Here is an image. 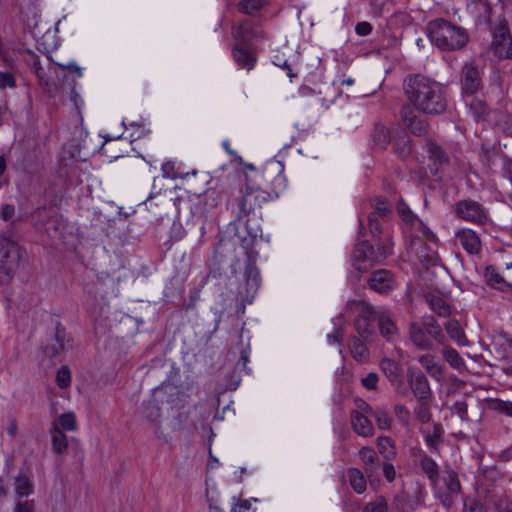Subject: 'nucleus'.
<instances>
[{
	"label": "nucleus",
	"mask_w": 512,
	"mask_h": 512,
	"mask_svg": "<svg viewBox=\"0 0 512 512\" xmlns=\"http://www.w3.org/2000/svg\"><path fill=\"white\" fill-rule=\"evenodd\" d=\"M286 186L284 164L276 159L268 160L261 172L247 177L245 189L237 201L236 218L241 220L262 204L277 198Z\"/></svg>",
	"instance_id": "f257e3e1"
},
{
	"label": "nucleus",
	"mask_w": 512,
	"mask_h": 512,
	"mask_svg": "<svg viewBox=\"0 0 512 512\" xmlns=\"http://www.w3.org/2000/svg\"><path fill=\"white\" fill-rule=\"evenodd\" d=\"M410 101L403 105L401 116L406 127L417 136L427 132V123L419 118L415 111L428 115L443 113L447 108L445 98H409Z\"/></svg>",
	"instance_id": "f03ea898"
},
{
	"label": "nucleus",
	"mask_w": 512,
	"mask_h": 512,
	"mask_svg": "<svg viewBox=\"0 0 512 512\" xmlns=\"http://www.w3.org/2000/svg\"><path fill=\"white\" fill-rule=\"evenodd\" d=\"M429 40L442 51L462 49L469 41L465 29L451 22L438 18L427 24Z\"/></svg>",
	"instance_id": "7ed1b4c3"
},
{
	"label": "nucleus",
	"mask_w": 512,
	"mask_h": 512,
	"mask_svg": "<svg viewBox=\"0 0 512 512\" xmlns=\"http://www.w3.org/2000/svg\"><path fill=\"white\" fill-rule=\"evenodd\" d=\"M23 247L16 241L12 232L0 235V280L8 281L19 267L24 253Z\"/></svg>",
	"instance_id": "20e7f679"
},
{
	"label": "nucleus",
	"mask_w": 512,
	"mask_h": 512,
	"mask_svg": "<svg viewBox=\"0 0 512 512\" xmlns=\"http://www.w3.org/2000/svg\"><path fill=\"white\" fill-rule=\"evenodd\" d=\"M394 243L387 234L384 242H379L376 246L369 244L367 241L359 243L354 252L353 260L356 269L366 270L375 263H380L393 253Z\"/></svg>",
	"instance_id": "39448f33"
},
{
	"label": "nucleus",
	"mask_w": 512,
	"mask_h": 512,
	"mask_svg": "<svg viewBox=\"0 0 512 512\" xmlns=\"http://www.w3.org/2000/svg\"><path fill=\"white\" fill-rule=\"evenodd\" d=\"M346 309L357 313L354 320V328L360 337L368 339L374 335V322L377 320V310L365 301L352 300L346 305Z\"/></svg>",
	"instance_id": "423d86ee"
},
{
	"label": "nucleus",
	"mask_w": 512,
	"mask_h": 512,
	"mask_svg": "<svg viewBox=\"0 0 512 512\" xmlns=\"http://www.w3.org/2000/svg\"><path fill=\"white\" fill-rule=\"evenodd\" d=\"M406 96H436L446 93L443 84L423 74H410L403 82Z\"/></svg>",
	"instance_id": "0eeeda50"
},
{
	"label": "nucleus",
	"mask_w": 512,
	"mask_h": 512,
	"mask_svg": "<svg viewBox=\"0 0 512 512\" xmlns=\"http://www.w3.org/2000/svg\"><path fill=\"white\" fill-rule=\"evenodd\" d=\"M249 234L251 236V240L249 242L244 240L242 248L244 249L246 256V266L244 272V278L246 282V297H253L260 286L261 278L259 270L256 266L258 252L251 248L253 239L257 236V231H249Z\"/></svg>",
	"instance_id": "6e6552de"
},
{
	"label": "nucleus",
	"mask_w": 512,
	"mask_h": 512,
	"mask_svg": "<svg viewBox=\"0 0 512 512\" xmlns=\"http://www.w3.org/2000/svg\"><path fill=\"white\" fill-rule=\"evenodd\" d=\"M442 480L445 485V490H442L437 486L434 488L435 495L440 503L446 509H449L453 506L454 499L461 492L459 475L454 469L447 467L443 473Z\"/></svg>",
	"instance_id": "1a4fd4ad"
},
{
	"label": "nucleus",
	"mask_w": 512,
	"mask_h": 512,
	"mask_svg": "<svg viewBox=\"0 0 512 512\" xmlns=\"http://www.w3.org/2000/svg\"><path fill=\"white\" fill-rule=\"evenodd\" d=\"M491 50L500 60L512 58V34L507 22H500L495 27Z\"/></svg>",
	"instance_id": "9d476101"
},
{
	"label": "nucleus",
	"mask_w": 512,
	"mask_h": 512,
	"mask_svg": "<svg viewBox=\"0 0 512 512\" xmlns=\"http://www.w3.org/2000/svg\"><path fill=\"white\" fill-rule=\"evenodd\" d=\"M453 212L464 221L484 224L488 219L487 210L474 200H460L453 205Z\"/></svg>",
	"instance_id": "9b49d317"
},
{
	"label": "nucleus",
	"mask_w": 512,
	"mask_h": 512,
	"mask_svg": "<svg viewBox=\"0 0 512 512\" xmlns=\"http://www.w3.org/2000/svg\"><path fill=\"white\" fill-rule=\"evenodd\" d=\"M372 211L368 215V225L373 237H379L383 232L382 224L392 216V208L385 199H376L372 203Z\"/></svg>",
	"instance_id": "f8f14e48"
},
{
	"label": "nucleus",
	"mask_w": 512,
	"mask_h": 512,
	"mask_svg": "<svg viewBox=\"0 0 512 512\" xmlns=\"http://www.w3.org/2000/svg\"><path fill=\"white\" fill-rule=\"evenodd\" d=\"M407 381L417 400H431L433 393L427 377L416 367L407 368Z\"/></svg>",
	"instance_id": "ddd939ff"
},
{
	"label": "nucleus",
	"mask_w": 512,
	"mask_h": 512,
	"mask_svg": "<svg viewBox=\"0 0 512 512\" xmlns=\"http://www.w3.org/2000/svg\"><path fill=\"white\" fill-rule=\"evenodd\" d=\"M397 211L402 220L407 224L411 225V235L414 238L424 237L428 240H434L435 235L426 227L422 221H420L414 213L410 210L408 205L404 202H399Z\"/></svg>",
	"instance_id": "4468645a"
},
{
	"label": "nucleus",
	"mask_w": 512,
	"mask_h": 512,
	"mask_svg": "<svg viewBox=\"0 0 512 512\" xmlns=\"http://www.w3.org/2000/svg\"><path fill=\"white\" fill-rule=\"evenodd\" d=\"M13 488L17 499L27 498L34 493L33 473L29 468H22L14 477Z\"/></svg>",
	"instance_id": "2eb2a0df"
},
{
	"label": "nucleus",
	"mask_w": 512,
	"mask_h": 512,
	"mask_svg": "<svg viewBox=\"0 0 512 512\" xmlns=\"http://www.w3.org/2000/svg\"><path fill=\"white\" fill-rule=\"evenodd\" d=\"M461 85L463 93L476 94L481 88V77L477 67L473 64H465L461 71Z\"/></svg>",
	"instance_id": "dca6fc26"
},
{
	"label": "nucleus",
	"mask_w": 512,
	"mask_h": 512,
	"mask_svg": "<svg viewBox=\"0 0 512 512\" xmlns=\"http://www.w3.org/2000/svg\"><path fill=\"white\" fill-rule=\"evenodd\" d=\"M358 457L363 464L364 472L372 486L375 473L380 465L378 453L371 446H363L358 451Z\"/></svg>",
	"instance_id": "f3484780"
},
{
	"label": "nucleus",
	"mask_w": 512,
	"mask_h": 512,
	"mask_svg": "<svg viewBox=\"0 0 512 512\" xmlns=\"http://www.w3.org/2000/svg\"><path fill=\"white\" fill-rule=\"evenodd\" d=\"M456 242L470 255L479 254L482 248L479 235L472 229L463 228L455 233Z\"/></svg>",
	"instance_id": "a211bd4d"
},
{
	"label": "nucleus",
	"mask_w": 512,
	"mask_h": 512,
	"mask_svg": "<svg viewBox=\"0 0 512 512\" xmlns=\"http://www.w3.org/2000/svg\"><path fill=\"white\" fill-rule=\"evenodd\" d=\"M395 282L392 273L380 269L372 273L369 279V287L377 293L387 294L394 289Z\"/></svg>",
	"instance_id": "6ab92c4d"
},
{
	"label": "nucleus",
	"mask_w": 512,
	"mask_h": 512,
	"mask_svg": "<svg viewBox=\"0 0 512 512\" xmlns=\"http://www.w3.org/2000/svg\"><path fill=\"white\" fill-rule=\"evenodd\" d=\"M408 334L410 341L417 349L425 351L434 349V343L428 337L423 321L422 324L412 322L409 326Z\"/></svg>",
	"instance_id": "aec40b11"
},
{
	"label": "nucleus",
	"mask_w": 512,
	"mask_h": 512,
	"mask_svg": "<svg viewBox=\"0 0 512 512\" xmlns=\"http://www.w3.org/2000/svg\"><path fill=\"white\" fill-rule=\"evenodd\" d=\"M377 321L381 335L391 340L398 333V328L393 320L392 313L385 308L377 310Z\"/></svg>",
	"instance_id": "412c9836"
},
{
	"label": "nucleus",
	"mask_w": 512,
	"mask_h": 512,
	"mask_svg": "<svg viewBox=\"0 0 512 512\" xmlns=\"http://www.w3.org/2000/svg\"><path fill=\"white\" fill-rule=\"evenodd\" d=\"M233 58L239 67L251 70L256 63V55L251 48L244 43H237L233 48Z\"/></svg>",
	"instance_id": "4be33fe9"
},
{
	"label": "nucleus",
	"mask_w": 512,
	"mask_h": 512,
	"mask_svg": "<svg viewBox=\"0 0 512 512\" xmlns=\"http://www.w3.org/2000/svg\"><path fill=\"white\" fill-rule=\"evenodd\" d=\"M37 230H42L45 235L51 240H61L63 238V231L65 224L58 216H50L44 224H36Z\"/></svg>",
	"instance_id": "5701e85b"
},
{
	"label": "nucleus",
	"mask_w": 512,
	"mask_h": 512,
	"mask_svg": "<svg viewBox=\"0 0 512 512\" xmlns=\"http://www.w3.org/2000/svg\"><path fill=\"white\" fill-rule=\"evenodd\" d=\"M351 426L353 431L362 437H372L375 433L373 424L368 419V416L359 411L351 413Z\"/></svg>",
	"instance_id": "b1692460"
},
{
	"label": "nucleus",
	"mask_w": 512,
	"mask_h": 512,
	"mask_svg": "<svg viewBox=\"0 0 512 512\" xmlns=\"http://www.w3.org/2000/svg\"><path fill=\"white\" fill-rule=\"evenodd\" d=\"M427 151L429 154V160L432 162V165L430 166L431 173L433 175H437L448 163V156L439 145L432 141L427 143Z\"/></svg>",
	"instance_id": "393cba45"
},
{
	"label": "nucleus",
	"mask_w": 512,
	"mask_h": 512,
	"mask_svg": "<svg viewBox=\"0 0 512 512\" xmlns=\"http://www.w3.org/2000/svg\"><path fill=\"white\" fill-rule=\"evenodd\" d=\"M54 340L55 344L46 348V353L49 357L58 356L70 346V337L67 335L65 328L60 323L55 327Z\"/></svg>",
	"instance_id": "a878e982"
},
{
	"label": "nucleus",
	"mask_w": 512,
	"mask_h": 512,
	"mask_svg": "<svg viewBox=\"0 0 512 512\" xmlns=\"http://www.w3.org/2000/svg\"><path fill=\"white\" fill-rule=\"evenodd\" d=\"M419 466L429 480L431 486L436 488L440 479L439 465L436 461L430 456L423 454L419 457Z\"/></svg>",
	"instance_id": "bb28decb"
},
{
	"label": "nucleus",
	"mask_w": 512,
	"mask_h": 512,
	"mask_svg": "<svg viewBox=\"0 0 512 512\" xmlns=\"http://www.w3.org/2000/svg\"><path fill=\"white\" fill-rule=\"evenodd\" d=\"M418 362L431 378L437 381H441L443 379L444 375L442 367L434 355L423 354L418 358Z\"/></svg>",
	"instance_id": "cd10ccee"
},
{
	"label": "nucleus",
	"mask_w": 512,
	"mask_h": 512,
	"mask_svg": "<svg viewBox=\"0 0 512 512\" xmlns=\"http://www.w3.org/2000/svg\"><path fill=\"white\" fill-rule=\"evenodd\" d=\"M348 482L357 494H363L367 489V475L359 468H349L347 470Z\"/></svg>",
	"instance_id": "c85d7f7f"
},
{
	"label": "nucleus",
	"mask_w": 512,
	"mask_h": 512,
	"mask_svg": "<svg viewBox=\"0 0 512 512\" xmlns=\"http://www.w3.org/2000/svg\"><path fill=\"white\" fill-rule=\"evenodd\" d=\"M425 329L428 337L437 344L444 346L446 343V336L442 330V327L432 316L423 317Z\"/></svg>",
	"instance_id": "c756f323"
},
{
	"label": "nucleus",
	"mask_w": 512,
	"mask_h": 512,
	"mask_svg": "<svg viewBox=\"0 0 512 512\" xmlns=\"http://www.w3.org/2000/svg\"><path fill=\"white\" fill-rule=\"evenodd\" d=\"M52 451L55 454H63L68 447V440L65 433L60 429L56 422L52 423L50 428Z\"/></svg>",
	"instance_id": "7c9ffc66"
},
{
	"label": "nucleus",
	"mask_w": 512,
	"mask_h": 512,
	"mask_svg": "<svg viewBox=\"0 0 512 512\" xmlns=\"http://www.w3.org/2000/svg\"><path fill=\"white\" fill-rule=\"evenodd\" d=\"M232 35L236 40L239 41L238 43L246 44L256 36L252 21L246 19L240 22L238 25L233 26Z\"/></svg>",
	"instance_id": "2f4dec72"
},
{
	"label": "nucleus",
	"mask_w": 512,
	"mask_h": 512,
	"mask_svg": "<svg viewBox=\"0 0 512 512\" xmlns=\"http://www.w3.org/2000/svg\"><path fill=\"white\" fill-rule=\"evenodd\" d=\"M484 276L487 284L495 289L506 291L510 288V284L503 278L499 269L495 266L487 267Z\"/></svg>",
	"instance_id": "473e14b6"
},
{
	"label": "nucleus",
	"mask_w": 512,
	"mask_h": 512,
	"mask_svg": "<svg viewBox=\"0 0 512 512\" xmlns=\"http://www.w3.org/2000/svg\"><path fill=\"white\" fill-rule=\"evenodd\" d=\"M378 453L385 461H393L396 457V447L394 441L388 436H379L376 439Z\"/></svg>",
	"instance_id": "72a5a7b5"
},
{
	"label": "nucleus",
	"mask_w": 512,
	"mask_h": 512,
	"mask_svg": "<svg viewBox=\"0 0 512 512\" xmlns=\"http://www.w3.org/2000/svg\"><path fill=\"white\" fill-rule=\"evenodd\" d=\"M350 352L352 357L359 363L369 361V349L359 338L353 337L350 341Z\"/></svg>",
	"instance_id": "f704fd0d"
},
{
	"label": "nucleus",
	"mask_w": 512,
	"mask_h": 512,
	"mask_svg": "<svg viewBox=\"0 0 512 512\" xmlns=\"http://www.w3.org/2000/svg\"><path fill=\"white\" fill-rule=\"evenodd\" d=\"M445 329L449 337L458 345H465L467 342L465 333L460 326V323L455 319H449L445 323Z\"/></svg>",
	"instance_id": "c9c22d12"
},
{
	"label": "nucleus",
	"mask_w": 512,
	"mask_h": 512,
	"mask_svg": "<svg viewBox=\"0 0 512 512\" xmlns=\"http://www.w3.org/2000/svg\"><path fill=\"white\" fill-rule=\"evenodd\" d=\"M268 5V0H238L237 9L246 15H254Z\"/></svg>",
	"instance_id": "e433bc0d"
},
{
	"label": "nucleus",
	"mask_w": 512,
	"mask_h": 512,
	"mask_svg": "<svg viewBox=\"0 0 512 512\" xmlns=\"http://www.w3.org/2000/svg\"><path fill=\"white\" fill-rule=\"evenodd\" d=\"M380 368L389 381L396 380V378L402 375L401 366L394 360L384 358L380 362Z\"/></svg>",
	"instance_id": "4c0bfd02"
},
{
	"label": "nucleus",
	"mask_w": 512,
	"mask_h": 512,
	"mask_svg": "<svg viewBox=\"0 0 512 512\" xmlns=\"http://www.w3.org/2000/svg\"><path fill=\"white\" fill-rule=\"evenodd\" d=\"M443 357L445 361L454 369L461 370L465 368V361L460 354L451 347H445L443 349Z\"/></svg>",
	"instance_id": "58836bf2"
},
{
	"label": "nucleus",
	"mask_w": 512,
	"mask_h": 512,
	"mask_svg": "<svg viewBox=\"0 0 512 512\" xmlns=\"http://www.w3.org/2000/svg\"><path fill=\"white\" fill-rule=\"evenodd\" d=\"M469 109L476 121L485 120L488 115V107L482 98H472Z\"/></svg>",
	"instance_id": "ea45409f"
},
{
	"label": "nucleus",
	"mask_w": 512,
	"mask_h": 512,
	"mask_svg": "<svg viewBox=\"0 0 512 512\" xmlns=\"http://www.w3.org/2000/svg\"><path fill=\"white\" fill-rule=\"evenodd\" d=\"M57 425L63 431L73 432L78 428L76 415L74 412H66L59 416Z\"/></svg>",
	"instance_id": "a19ab883"
},
{
	"label": "nucleus",
	"mask_w": 512,
	"mask_h": 512,
	"mask_svg": "<svg viewBox=\"0 0 512 512\" xmlns=\"http://www.w3.org/2000/svg\"><path fill=\"white\" fill-rule=\"evenodd\" d=\"M418 403L414 408L416 418L422 423H428L431 420L429 403L431 400H417Z\"/></svg>",
	"instance_id": "79ce46f5"
},
{
	"label": "nucleus",
	"mask_w": 512,
	"mask_h": 512,
	"mask_svg": "<svg viewBox=\"0 0 512 512\" xmlns=\"http://www.w3.org/2000/svg\"><path fill=\"white\" fill-rule=\"evenodd\" d=\"M372 417L374 418L377 427L380 430H389L392 427V418L389 416L388 412L383 409L377 408L375 412H373Z\"/></svg>",
	"instance_id": "37998d69"
},
{
	"label": "nucleus",
	"mask_w": 512,
	"mask_h": 512,
	"mask_svg": "<svg viewBox=\"0 0 512 512\" xmlns=\"http://www.w3.org/2000/svg\"><path fill=\"white\" fill-rule=\"evenodd\" d=\"M430 308L441 317H448L451 313L450 306L440 297H432L429 300Z\"/></svg>",
	"instance_id": "c03bdc74"
},
{
	"label": "nucleus",
	"mask_w": 512,
	"mask_h": 512,
	"mask_svg": "<svg viewBox=\"0 0 512 512\" xmlns=\"http://www.w3.org/2000/svg\"><path fill=\"white\" fill-rule=\"evenodd\" d=\"M443 434V428L440 424H434L433 430L425 436L426 445L431 450H436Z\"/></svg>",
	"instance_id": "a18cd8bd"
},
{
	"label": "nucleus",
	"mask_w": 512,
	"mask_h": 512,
	"mask_svg": "<svg viewBox=\"0 0 512 512\" xmlns=\"http://www.w3.org/2000/svg\"><path fill=\"white\" fill-rule=\"evenodd\" d=\"M489 407L499 413H502L512 418V402L504 401L501 399H492L489 402Z\"/></svg>",
	"instance_id": "49530a36"
},
{
	"label": "nucleus",
	"mask_w": 512,
	"mask_h": 512,
	"mask_svg": "<svg viewBox=\"0 0 512 512\" xmlns=\"http://www.w3.org/2000/svg\"><path fill=\"white\" fill-rule=\"evenodd\" d=\"M56 383L59 388L65 389L71 385V371L68 366H61L56 373Z\"/></svg>",
	"instance_id": "de8ad7c7"
},
{
	"label": "nucleus",
	"mask_w": 512,
	"mask_h": 512,
	"mask_svg": "<svg viewBox=\"0 0 512 512\" xmlns=\"http://www.w3.org/2000/svg\"><path fill=\"white\" fill-rule=\"evenodd\" d=\"M362 512H388V503L383 496H379L374 501L367 503Z\"/></svg>",
	"instance_id": "09e8293b"
},
{
	"label": "nucleus",
	"mask_w": 512,
	"mask_h": 512,
	"mask_svg": "<svg viewBox=\"0 0 512 512\" xmlns=\"http://www.w3.org/2000/svg\"><path fill=\"white\" fill-rule=\"evenodd\" d=\"M58 66L65 70V78L68 79L72 77L74 80V76L77 78H81L83 75L82 68L78 66L75 62H69L67 64L58 63Z\"/></svg>",
	"instance_id": "8fccbe9b"
},
{
	"label": "nucleus",
	"mask_w": 512,
	"mask_h": 512,
	"mask_svg": "<svg viewBox=\"0 0 512 512\" xmlns=\"http://www.w3.org/2000/svg\"><path fill=\"white\" fill-rule=\"evenodd\" d=\"M12 512H36L35 501L16 499Z\"/></svg>",
	"instance_id": "3c124183"
},
{
	"label": "nucleus",
	"mask_w": 512,
	"mask_h": 512,
	"mask_svg": "<svg viewBox=\"0 0 512 512\" xmlns=\"http://www.w3.org/2000/svg\"><path fill=\"white\" fill-rule=\"evenodd\" d=\"M146 417L155 424L159 423L161 410L155 401H151L145 408Z\"/></svg>",
	"instance_id": "603ef678"
},
{
	"label": "nucleus",
	"mask_w": 512,
	"mask_h": 512,
	"mask_svg": "<svg viewBox=\"0 0 512 512\" xmlns=\"http://www.w3.org/2000/svg\"><path fill=\"white\" fill-rule=\"evenodd\" d=\"M374 140L381 147H385L389 142V133L383 126H378L375 128L374 132Z\"/></svg>",
	"instance_id": "864d4df0"
},
{
	"label": "nucleus",
	"mask_w": 512,
	"mask_h": 512,
	"mask_svg": "<svg viewBox=\"0 0 512 512\" xmlns=\"http://www.w3.org/2000/svg\"><path fill=\"white\" fill-rule=\"evenodd\" d=\"M379 381L377 373L371 372L361 379V384L367 390H376Z\"/></svg>",
	"instance_id": "5fc2aeb1"
},
{
	"label": "nucleus",
	"mask_w": 512,
	"mask_h": 512,
	"mask_svg": "<svg viewBox=\"0 0 512 512\" xmlns=\"http://www.w3.org/2000/svg\"><path fill=\"white\" fill-rule=\"evenodd\" d=\"M411 141L404 138L402 141L396 143L395 151L399 157L405 158L411 153Z\"/></svg>",
	"instance_id": "6e6d98bb"
},
{
	"label": "nucleus",
	"mask_w": 512,
	"mask_h": 512,
	"mask_svg": "<svg viewBox=\"0 0 512 512\" xmlns=\"http://www.w3.org/2000/svg\"><path fill=\"white\" fill-rule=\"evenodd\" d=\"M394 413L400 422H402L405 425L409 423L410 411L406 406L402 404L395 405Z\"/></svg>",
	"instance_id": "4d7b16f0"
},
{
	"label": "nucleus",
	"mask_w": 512,
	"mask_h": 512,
	"mask_svg": "<svg viewBox=\"0 0 512 512\" xmlns=\"http://www.w3.org/2000/svg\"><path fill=\"white\" fill-rule=\"evenodd\" d=\"M382 472L387 482L392 483L396 478V470L392 461H385L382 465Z\"/></svg>",
	"instance_id": "13d9d810"
},
{
	"label": "nucleus",
	"mask_w": 512,
	"mask_h": 512,
	"mask_svg": "<svg viewBox=\"0 0 512 512\" xmlns=\"http://www.w3.org/2000/svg\"><path fill=\"white\" fill-rule=\"evenodd\" d=\"M16 85L15 77L10 72L0 73V89L13 88Z\"/></svg>",
	"instance_id": "bf43d9fd"
},
{
	"label": "nucleus",
	"mask_w": 512,
	"mask_h": 512,
	"mask_svg": "<svg viewBox=\"0 0 512 512\" xmlns=\"http://www.w3.org/2000/svg\"><path fill=\"white\" fill-rule=\"evenodd\" d=\"M392 386L394 387L395 391L402 395L406 396L408 394V387L402 377V375L398 376L396 380L390 381Z\"/></svg>",
	"instance_id": "052dcab7"
},
{
	"label": "nucleus",
	"mask_w": 512,
	"mask_h": 512,
	"mask_svg": "<svg viewBox=\"0 0 512 512\" xmlns=\"http://www.w3.org/2000/svg\"><path fill=\"white\" fill-rule=\"evenodd\" d=\"M452 410L462 421L468 420V406L465 402L454 403Z\"/></svg>",
	"instance_id": "680f3d73"
},
{
	"label": "nucleus",
	"mask_w": 512,
	"mask_h": 512,
	"mask_svg": "<svg viewBox=\"0 0 512 512\" xmlns=\"http://www.w3.org/2000/svg\"><path fill=\"white\" fill-rule=\"evenodd\" d=\"M15 214V208L11 204H2L0 207V217L4 221L10 220Z\"/></svg>",
	"instance_id": "e2e57ef3"
},
{
	"label": "nucleus",
	"mask_w": 512,
	"mask_h": 512,
	"mask_svg": "<svg viewBox=\"0 0 512 512\" xmlns=\"http://www.w3.org/2000/svg\"><path fill=\"white\" fill-rule=\"evenodd\" d=\"M372 25L367 21L358 22L355 26V32L359 36H367L372 32Z\"/></svg>",
	"instance_id": "0e129e2a"
},
{
	"label": "nucleus",
	"mask_w": 512,
	"mask_h": 512,
	"mask_svg": "<svg viewBox=\"0 0 512 512\" xmlns=\"http://www.w3.org/2000/svg\"><path fill=\"white\" fill-rule=\"evenodd\" d=\"M357 411L361 412L362 414L366 416L373 415V412H375V409H373L368 403H366L364 400L360 399L356 401Z\"/></svg>",
	"instance_id": "69168bd1"
},
{
	"label": "nucleus",
	"mask_w": 512,
	"mask_h": 512,
	"mask_svg": "<svg viewBox=\"0 0 512 512\" xmlns=\"http://www.w3.org/2000/svg\"><path fill=\"white\" fill-rule=\"evenodd\" d=\"M463 512H483V507L477 502H464Z\"/></svg>",
	"instance_id": "338daca9"
},
{
	"label": "nucleus",
	"mask_w": 512,
	"mask_h": 512,
	"mask_svg": "<svg viewBox=\"0 0 512 512\" xmlns=\"http://www.w3.org/2000/svg\"><path fill=\"white\" fill-rule=\"evenodd\" d=\"M174 165L171 162H166L162 165L161 170L163 172V176L166 178H174L175 175L173 173Z\"/></svg>",
	"instance_id": "774afa93"
}]
</instances>
